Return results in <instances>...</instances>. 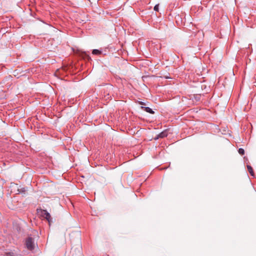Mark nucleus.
Masks as SVG:
<instances>
[{"instance_id": "423d86ee", "label": "nucleus", "mask_w": 256, "mask_h": 256, "mask_svg": "<svg viewBox=\"0 0 256 256\" xmlns=\"http://www.w3.org/2000/svg\"><path fill=\"white\" fill-rule=\"evenodd\" d=\"M247 168H248V172H250V174L252 176H254V174L253 171V169H252V167L250 165H247Z\"/></svg>"}, {"instance_id": "ddd939ff", "label": "nucleus", "mask_w": 256, "mask_h": 256, "mask_svg": "<svg viewBox=\"0 0 256 256\" xmlns=\"http://www.w3.org/2000/svg\"><path fill=\"white\" fill-rule=\"evenodd\" d=\"M140 104H142V105H144V102H140Z\"/></svg>"}, {"instance_id": "20e7f679", "label": "nucleus", "mask_w": 256, "mask_h": 256, "mask_svg": "<svg viewBox=\"0 0 256 256\" xmlns=\"http://www.w3.org/2000/svg\"><path fill=\"white\" fill-rule=\"evenodd\" d=\"M168 136V132L166 130H164L163 132L160 133L154 138V140H157L160 138H164Z\"/></svg>"}, {"instance_id": "f257e3e1", "label": "nucleus", "mask_w": 256, "mask_h": 256, "mask_svg": "<svg viewBox=\"0 0 256 256\" xmlns=\"http://www.w3.org/2000/svg\"><path fill=\"white\" fill-rule=\"evenodd\" d=\"M36 211L40 216L46 218L48 220L49 225H50L52 220L50 214L46 210H42L41 208H38Z\"/></svg>"}, {"instance_id": "f03ea898", "label": "nucleus", "mask_w": 256, "mask_h": 256, "mask_svg": "<svg viewBox=\"0 0 256 256\" xmlns=\"http://www.w3.org/2000/svg\"><path fill=\"white\" fill-rule=\"evenodd\" d=\"M82 250V246L80 244L72 246L70 250L72 256H81Z\"/></svg>"}, {"instance_id": "6e6552de", "label": "nucleus", "mask_w": 256, "mask_h": 256, "mask_svg": "<svg viewBox=\"0 0 256 256\" xmlns=\"http://www.w3.org/2000/svg\"><path fill=\"white\" fill-rule=\"evenodd\" d=\"M82 56L84 58L87 59L88 60L91 59L89 55L86 52H82Z\"/></svg>"}, {"instance_id": "9b49d317", "label": "nucleus", "mask_w": 256, "mask_h": 256, "mask_svg": "<svg viewBox=\"0 0 256 256\" xmlns=\"http://www.w3.org/2000/svg\"><path fill=\"white\" fill-rule=\"evenodd\" d=\"M158 6H159L158 4H156V5L154 6V10L155 11H157V12H158Z\"/></svg>"}, {"instance_id": "9d476101", "label": "nucleus", "mask_w": 256, "mask_h": 256, "mask_svg": "<svg viewBox=\"0 0 256 256\" xmlns=\"http://www.w3.org/2000/svg\"><path fill=\"white\" fill-rule=\"evenodd\" d=\"M6 256H14V254L12 252H8L6 254Z\"/></svg>"}, {"instance_id": "0eeeda50", "label": "nucleus", "mask_w": 256, "mask_h": 256, "mask_svg": "<svg viewBox=\"0 0 256 256\" xmlns=\"http://www.w3.org/2000/svg\"><path fill=\"white\" fill-rule=\"evenodd\" d=\"M102 52L99 50L94 49L92 51V54L94 55H100L102 54Z\"/></svg>"}, {"instance_id": "f8f14e48", "label": "nucleus", "mask_w": 256, "mask_h": 256, "mask_svg": "<svg viewBox=\"0 0 256 256\" xmlns=\"http://www.w3.org/2000/svg\"><path fill=\"white\" fill-rule=\"evenodd\" d=\"M22 192H24L26 191V189L24 188H23L22 189Z\"/></svg>"}, {"instance_id": "1a4fd4ad", "label": "nucleus", "mask_w": 256, "mask_h": 256, "mask_svg": "<svg viewBox=\"0 0 256 256\" xmlns=\"http://www.w3.org/2000/svg\"><path fill=\"white\" fill-rule=\"evenodd\" d=\"M238 152L240 155H244V150L242 148H240L238 150Z\"/></svg>"}, {"instance_id": "39448f33", "label": "nucleus", "mask_w": 256, "mask_h": 256, "mask_svg": "<svg viewBox=\"0 0 256 256\" xmlns=\"http://www.w3.org/2000/svg\"><path fill=\"white\" fill-rule=\"evenodd\" d=\"M141 108L147 112H148L151 114H154V112L149 107H145V106H142Z\"/></svg>"}, {"instance_id": "7ed1b4c3", "label": "nucleus", "mask_w": 256, "mask_h": 256, "mask_svg": "<svg viewBox=\"0 0 256 256\" xmlns=\"http://www.w3.org/2000/svg\"><path fill=\"white\" fill-rule=\"evenodd\" d=\"M26 246L28 250H33L34 248V239L32 237L28 238L26 240Z\"/></svg>"}]
</instances>
